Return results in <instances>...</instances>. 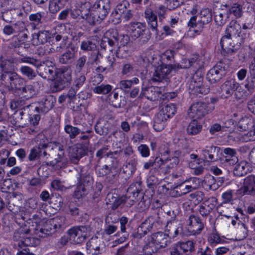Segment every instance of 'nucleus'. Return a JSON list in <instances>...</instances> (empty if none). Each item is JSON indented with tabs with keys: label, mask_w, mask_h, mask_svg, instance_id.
I'll list each match as a JSON object with an SVG mask.
<instances>
[{
	"label": "nucleus",
	"mask_w": 255,
	"mask_h": 255,
	"mask_svg": "<svg viewBox=\"0 0 255 255\" xmlns=\"http://www.w3.org/2000/svg\"><path fill=\"white\" fill-rule=\"evenodd\" d=\"M241 27L236 20H232L227 26L225 34L221 39L220 45L226 55L236 53L241 47Z\"/></svg>",
	"instance_id": "1"
},
{
	"label": "nucleus",
	"mask_w": 255,
	"mask_h": 255,
	"mask_svg": "<svg viewBox=\"0 0 255 255\" xmlns=\"http://www.w3.org/2000/svg\"><path fill=\"white\" fill-rule=\"evenodd\" d=\"M110 9V0H98L91 8H82L81 16L90 24H95L106 17Z\"/></svg>",
	"instance_id": "2"
},
{
	"label": "nucleus",
	"mask_w": 255,
	"mask_h": 255,
	"mask_svg": "<svg viewBox=\"0 0 255 255\" xmlns=\"http://www.w3.org/2000/svg\"><path fill=\"white\" fill-rule=\"evenodd\" d=\"M90 228L87 226H74L67 231L69 240L75 244H79L84 242L89 236Z\"/></svg>",
	"instance_id": "3"
},
{
	"label": "nucleus",
	"mask_w": 255,
	"mask_h": 255,
	"mask_svg": "<svg viewBox=\"0 0 255 255\" xmlns=\"http://www.w3.org/2000/svg\"><path fill=\"white\" fill-rule=\"evenodd\" d=\"M31 229L29 226L24 225L18 229L14 233L13 240L18 242L20 247L24 246H33L34 238L31 237Z\"/></svg>",
	"instance_id": "4"
},
{
	"label": "nucleus",
	"mask_w": 255,
	"mask_h": 255,
	"mask_svg": "<svg viewBox=\"0 0 255 255\" xmlns=\"http://www.w3.org/2000/svg\"><path fill=\"white\" fill-rule=\"evenodd\" d=\"M71 81V72L69 71H63L59 74L50 85V91L52 93L59 92L70 85Z\"/></svg>",
	"instance_id": "5"
},
{
	"label": "nucleus",
	"mask_w": 255,
	"mask_h": 255,
	"mask_svg": "<svg viewBox=\"0 0 255 255\" xmlns=\"http://www.w3.org/2000/svg\"><path fill=\"white\" fill-rule=\"evenodd\" d=\"M64 217H56L47 223L43 229H40L39 232L36 234L40 237H44V235H51L60 229L65 224Z\"/></svg>",
	"instance_id": "6"
},
{
	"label": "nucleus",
	"mask_w": 255,
	"mask_h": 255,
	"mask_svg": "<svg viewBox=\"0 0 255 255\" xmlns=\"http://www.w3.org/2000/svg\"><path fill=\"white\" fill-rule=\"evenodd\" d=\"M214 108L206 103L198 102L193 103L190 108V116L193 118L201 119L211 113Z\"/></svg>",
	"instance_id": "7"
},
{
	"label": "nucleus",
	"mask_w": 255,
	"mask_h": 255,
	"mask_svg": "<svg viewBox=\"0 0 255 255\" xmlns=\"http://www.w3.org/2000/svg\"><path fill=\"white\" fill-rule=\"evenodd\" d=\"M1 80L7 82L9 84V90L14 93H18L24 85V83H26L25 80L15 71L12 72V74Z\"/></svg>",
	"instance_id": "8"
},
{
	"label": "nucleus",
	"mask_w": 255,
	"mask_h": 255,
	"mask_svg": "<svg viewBox=\"0 0 255 255\" xmlns=\"http://www.w3.org/2000/svg\"><path fill=\"white\" fill-rule=\"evenodd\" d=\"M226 67L222 61H220L207 74V79L211 84H215L220 81L225 74Z\"/></svg>",
	"instance_id": "9"
},
{
	"label": "nucleus",
	"mask_w": 255,
	"mask_h": 255,
	"mask_svg": "<svg viewBox=\"0 0 255 255\" xmlns=\"http://www.w3.org/2000/svg\"><path fill=\"white\" fill-rule=\"evenodd\" d=\"M187 229L189 235L200 234L204 228V224L200 218L194 215H190L187 221Z\"/></svg>",
	"instance_id": "10"
},
{
	"label": "nucleus",
	"mask_w": 255,
	"mask_h": 255,
	"mask_svg": "<svg viewBox=\"0 0 255 255\" xmlns=\"http://www.w3.org/2000/svg\"><path fill=\"white\" fill-rule=\"evenodd\" d=\"M158 219V215H153L147 217L141 224L137 232L133 236L135 238L140 239L143 236L149 232L154 226L156 220Z\"/></svg>",
	"instance_id": "11"
},
{
	"label": "nucleus",
	"mask_w": 255,
	"mask_h": 255,
	"mask_svg": "<svg viewBox=\"0 0 255 255\" xmlns=\"http://www.w3.org/2000/svg\"><path fill=\"white\" fill-rule=\"evenodd\" d=\"M93 183V179L90 175H84L82 177L80 183L77 186L74 194L77 198H81L89 191Z\"/></svg>",
	"instance_id": "12"
},
{
	"label": "nucleus",
	"mask_w": 255,
	"mask_h": 255,
	"mask_svg": "<svg viewBox=\"0 0 255 255\" xmlns=\"http://www.w3.org/2000/svg\"><path fill=\"white\" fill-rule=\"evenodd\" d=\"M173 68L172 64L162 63L156 67L152 77V80L154 82H161L166 78Z\"/></svg>",
	"instance_id": "13"
},
{
	"label": "nucleus",
	"mask_w": 255,
	"mask_h": 255,
	"mask_svg": "<svg viewBox=\"0 0 255 255\" xmlns=\"http://www.w3.org/2000/svg\"><path fill=\"white\" fill-rule=\"evenodd\" d=\"M56 99L53 95H48L39 102V106L32 108L38 113H46L52 109L56 103Z\"/></svg>",
	"instance_id": "14"
},
{
	"label": "nucleus",
	"mask_w": 255,
	"mask_h": 255,
	"mask_svg": "<svg viewBox=\"0 0 255 255\" xmlns=\"http://www.w3.org/2000/svg\"><path fill=\"white\" fill-rule=\"evenodd\" d=\"M161 94V92L157 87L152 86L144 87L143 86L138 98L142 99L143 97H145L150 101H154L158 100Z\"/></svg>",
	"instance_id": "15"
},
{
	"label": "nucleus",
	"mask_w": 255,
	"mask_h": 255,
	"mask_svg": "<svg viewBox=\"0 0 255 255\" xmlns=\"http://www.w3.org/2000/svg\"><path fill=\"white\" fill-rule=\"evenodd\" d=\"M0 68L1 80L15 72L13 60L11 59L0 58Z\"/></svg>",
	"instance_id": "16"
},
{
	"label": "nucleus",
	"mask_w": 255,
	"mask_h": 255,
	"mask_svg": "<svg viewBox=\"0 0 255 255\" xmlns=\"http://www.w3.org/2000/svg\"><path fill=\"white\" fill-rule=\"evenodd\" d=\"M103 242L97 237H92L86 244V249L92 255H99L103 249Z\"/></svg>",
	"instance_id": "17"
},
{
	"label": "nucleus",
	"mask_w": 255,
	"mask_h": 255,
	"mask_svg": "<svg viewBox=\"0 0 255 255\" xmlns=\"http://www.w3.org/2000/svg\"><path fill=\"white\" fill-rule=\"evenodd\" d=\"M165 232L168 235V238H174L178 235H183L182 225L179 224L177 221L173 220L168 221L165 227Z\"/></svg>",
	"instance_id": "18"
},
{
	"label": "nucleus",
	"mask_w": 255,
	"mask_h": 255,
	"mask_svg": "<svg viewBox=\"0 0 255 255\" xmlns=\"http://www.w3.org/2000/svg\"><path fill=\"white\" fill-rule=\"evenodd\" d=\"M149 238L160 249L165 248L170 243L168 235L163 232L154 233Z\"/></svg>",
	"instance_id": "19"
},
{
	"label": "nucleus",
	"mask_w": 255,
	"mask_h": 255,
	"mask_svg": "<svg viewBox=\"0 0 255 255\" xmlns=\"http://www.w3.org/2000/svg\"><path fill=\"white\" fill-rule=\"evenodd\" d=\"M76 52L75 46H69L66 51L59 56V62L63 64H68L73 63L76 58Z\"/></svg>",
	"instance_id": "20"
},
{
	"label": "nucleus",
	"mask_w": 255,
	"mask_h": 255,
	"mask_svg": "<svg viewBox=\"0 0 255 255\" xmlns=\"http://www.w3.org/2000/svg\"><path fill=\"white\" fill-rule=\"evenodd\" d=\"M243 195H254L255 194V176L250 175L244 180V186L240 190Z\"/></svg>",
	"instance_id": "21"
},
{
	"label": "nucleus",
	"mask_w": 255,
	"mask_h": 255,
	"mask_svg": "<svg viewBox=\"0 0 255 255\" xmlns=\"http://www.w3.org/2000/svg\"><path fill=\"white\" fill-rule=\"evenodd\" d=\"M128 28L130 35L134 39L142 36L146 30L145 24L139 22L130 23Z\"/></svg>",
	"instance_id": "22"
},
{
	"label": "nucleus",
	"mask_w": 255,
	"mask_h": 255,
	"mask_svg": "<svg viewBox=\"0 0 255 255\" xmlns=\"http://www.w3.org/2000/svg\"><path fill=\"white\" fill-rule=\"evenodd\" d=\"M97 172L99 176H104L109 175L107 178L109 182H111L115 178V174L117 172V165H105L102 167L97 168Z\"/></svg>",
	"instance_id": "23"
},
{
	"label": "nucleus",
	"mask_w": 255,
	"mask_h": 255,
	"mask_svg": "<svg viewBox=\"0 0 255 255\" xmlns=\"http://www.w3.org/2000/svg\"><path fill=\"white\" fill-rule=\"evenodd\" d=\"M168 119L167 116L160 109L154 119L153 127L154 130L156 131L162 130L164 128Z\"/></svg>",
	"instance_id": "24"
},
{
	"label": "nucleus",
	"mask_w": 255,
	"mask_h": 255,
	"mask_svg": "<svg viewBox=\"0 0 255 255\" xmlns=\"http://www.w3.org/2000/svg\"><path fill=\"white\" fill-rule=\"evenodd\" d=\"M86 152L84 144H74L69 149V154L73 162L79 159Z\"/></svg>",
	"instance_id": "25"
},
{
	"label": "nucleus",
	"mask_w": 255,
	"mask_h": 255,
	"mask_svg": "<svg viewBox=\"0 0 255 255\" xmlns=\"http://www.w3.org/2000/svg\"><path fill=\"white\" fill-rule=\"evenodd\" d=\"M47 30H40L32 34V40L36 45L44 44L49 42L51 37Z\"/></svg>",
	"instance_id": "26"
},
{
	"label": "nucleus",
	"mask_w": 255,
	"mask_h": 255,
	"mask_svg": "<svg viewBox=\"0 0 255 255\" xmlns=\"http://www.w3.org/2000/svg\"><path fill=\"white\" fill-rule=\"evenodd\" d=\"M220 148L218 147L210 146L201 150V154L205 160L212 161L217 159Z\"/></svg>",
	"instance_id": "27"
},
{
	"label": "nucleus",
	"mask_w": 255,
	"mask_h": 255,
	"mask_svg": "<svg viewBox=\"0 0 255 255\" xmlns=\"http://www.w3.org/2000/svg\"><path fill=\"white\" fill-rule=\"evenodd\" d=\"M54 67L47 66L44 63H41L40 61L38 66H36V72L39 76L44 79L50 78L54 76Z\"/></svg>",
	"instance_id": "28"
},
{
	"label": "nucleus",
	"mask_w": 255,
	"mask_h": 255,
	"mask_svg": "<svg viewBox=\"0 0 255 255\" xmlns=\"http://www.w3.org/2000/svg\"><path fill=\"white\" fill-rule=\"evenodd\" d=\"M236 81L228 80L221 86L222 97L227 99L230 97L235 91Z\"/></svg>",
	"instance_id": "29"
},
{
	"label": "nucleus",
	"mask_w": 255,
	"mask_h": 255,
	"mask_svg": "<svg viewBox=\"0 0 255 255\" xmlns=\"http://www.w3.org/2000/svg\"><path fill=\"white\" fill-rule=\"evenodd\" d=\"M145 18L149 25L152 29L157 31V17L151 8L148 7L144 11Z\"/></svg>",
	"instance_id": "30"
},
{
	"label": "nucleus",
	"mask_w": 255,
	"mask_h": 255,
	"mask_svg": "<svg viewBox=\"0 0 255 255\" xmlns=\"http://www.w3.org/2000/svg\"><path fill=\"white\" fill-rule=\"evenodd\" d=\"M254 119L251 117H244L240 120L238 128L240 131L251 130L254 127Z\"/></svg>",
	"instance_id": "31"
},
{
	"label": "nucleus",
	"mask_w": 255,
	"mask_h": 255,
	"mask_svg": "<svg viewBox=\"0 0 255 255\" xmlns=\"http://www.w3.org/2000/svg\"><path fill=\"white\" fill-rule=\"evenodd\" d=\"M24 29V23L19 21L14 24V27L10 25L4 26L3 28V32L5 35H10L14 33L22 32Z\"/></svg>",
	"instance_id": "32"
},
{
	"label": "nucleus",
	"mask_w": 255,
	"mask_h": 255,
	"mask_svg": "<svg viewBox=\"0 0 255 255\" xmlns=\"http://www.w3.org/2000/svg\"><path fill=\"white\" fill-rule=\"evenodd\" d=\"M109 100L111 105L116 108H120L125 104L124 98L122 96H119L116 90H113L110 94Z\"/></svg>",
	"instance_id": "33"
},
{
	"label": "nucleus",
	"mask_w": 255,
	"mask_h": 255,
	"mask_svg": "<svg viewBox=\"0 0 255 255\" xmlns=\"http://www.w3.org/2000/svg\"><path fill=\"white\" fill-rule=\"evenodd\" d=\"M229 18V14L227 13V9L225 7H222L219 11L215 12L214 15L215 22L220 26L224 25Z\"/></svg>",
	"instance_id": "34"
},
{
	"label": "nucleus",
	"mask_w": 255,
	"mask_h": 255,
	"mask_svg": "<svg viewBox=\"0 0 255 255\" xmlns=\"http://www.w3.org/2000/svg\"><path fill=\"white\" fill-rule=\"evenodd\" d=\"M160 249L148 237L142 251L144 255H155Z\"/></svg>",
	"instance_id": "35"
},
{
	"label": "nucleus",
	"mask_w": 255,
	"mask_h": 255,
	"mask_svg": "<svg viewBox=\"0 0 255 255\" xmlns=\"http://www.w3.org/2000/svg\"><path fill=\"white\" fill-rule=\"evenodd\" d=\"M221 7H225L227 9V13L229 14V16L231 14H233L237 18L240 17L242 15L243 10L241 5L238 3H234L232 6H230L228 4H223Z\"/></svg>",
	"instance_id": "36"
},
{
	"label": "nucleus",
	"mask_w": 255,
	"mask_h": 255,
	"mask_svg": "<svg viewBox=\"0 0 255 255\" xmlns=\"http://www.w3.org/2000/svg\"><path fill=\"white\" fill-rule=\"evenodd\" d=\"M224 153L226 155L225 156V161L229 163V164L234 165L238 162V159L235 149L231 148H225Z\"/></svg>",
	"instance_id": "37"
},
{
	"label": "nucleus",
	"mask_w": 255,
	"mask_h": 255,
	"mask_svg": "<svg viewBox=\"0 0 255 255\" xmlns=\"http://www.w3.org/2000/svg\"><path fill=\"white\" fill-rule=\"evenodd\" d=\"M109 126L110 124L108 121L101 120L96 123L95 129L97 133L100 135H105L109 131Z\"/></svg>",
	"instance_id": "38"
},
{
	"label": "nucleus",
	"mask_w": 255,
	"mask_h": 255,
	"mask_svg": "<svg viewBox=\"0 0 255 255\" xmlns=\"http://www.w3.org/2000/svg\"><path fill=\"white\" fill-rule=\"evenodd\" d=\"M183 253L189 255L195 250V243L191 241L182 242L176 245Z\"/></svg>",
	"instance_id": "39"
},
{
	"label": "nucleus",
	"mask_w": 255,
	"mask_h": 255,
	"mask_svg": "<svg viewBox=\"0 0 255 255\" xmlns=\"http://www.w3.org/2000/svg\"><path fill=\"white\" fill-rule=\"evenodd\" d=\"M22 88H20L18 93H20L25 98L28 99L32 97L36 93V90L33 85L29 84L26 85L24 83Z\"/></svg>",
	"instance_id": "40"
},
{
	"label": "nucleus",
	"mask_w": 255,
	"mask_h": 255,
	"mask_svg": "<svg viewBox=\"0 0 255 255\" xmlns=\"http://www.w3.org/2000/svg\"><path fill=\"white\" fill-rule=\"evenodd\" d=\"M203 186L207 190H216L218 188L216 180L211 175H208L205 177L203 182Z\"/></svg>",
	"instance_id": "41"
},
{
	"label": "nucleus",
	"mask_w": 255,
	"mask_h": 255,
	"mask_svg": "<svg viewBox=\"0 0 255 255\" xmlns=\"http://www.w3.org/2000/svg\"><path fill=\"white\" fill-rule=\"evenodd\" d=\"M203 78L201 76L199 77L195 75L191 79L189 85V93L191 94L192 92H195V90L202 86L203 84Z\"/></svg>",
	"instance_id": "42"
},
{
	"label": "nucleus",
	"mask_w": 255,
	"mask_h": 255,
	"mask_svg": "<svg viewBox=\"0 0 255 255\" xmlns=\"http://www.w3.org/2000/svg\"><path fill=\"white\" fill-rule=\"evenodd\" d=\"M139 82V80L136 78H133L131 80H124L120 82L119 88L125 92L128 91L129 89L133 84H137Z\"/></svg>",
	"instance_id": "43"
},
{
	"label": "nucleus",
	"mask_w": 255,
	"mask_h": 255,
	"mask_svg": "<svg viewBox=\"0 0 255 255\" xmlns=\"http://www.w3.org/2000/svg\"><path fill=\"white\" fill-rule=\"evenodd\" d=\"M33 108V105H28L24 107H23L22 109L20 110L16 111L14 113V117L15 118V120H16V122L18 123L19 124L26 125L25 123L24 122V118H25L27 117V115L25 114V113H24L23 111H26L28 109L31 108L32 109Z\"/></svg>",
	"instance_id": "44"
},
{
	"label": "nucleus",
	"mask_w": 255,
	"mask_h": 255,
	"mask_svg": "<svg viewBox=\"0 0 255 255\" xmlns=\"http://www.w3.org/2000/svg\"><path fill=\"white\" fill-rule=\"evenodd\" d=\"M107 203L112 209H116L123 202L122 198L115 196L113 194H108L107 197Z\"/></svg>",
	"instance_id": "45"
},
{
	"label": "nucleus",
	"mask_w": 255,
	"mask_h": 255,
	"mask_svg": "<svg viewBox=\"0 0 255 255\" xmlns=\"http://www.w3.org/2000/svg\"><path fill=\"white\" fill-rule=\"evenodd\" d=\"M248 163L245 161H242L237 164L234 169V173L237 176H243L248 171Z\"/></svg>",
	"instance_id": "46"
},
{
	"label": "nucleus",
	"mask_w": 255,
	"mask_h": 255,
	"mask_svg": "<svg viewBox=\"0 0 255 255\" xmlns=\"http://www.w3.org/2000/svg\"><path fill=\"white\" fill-rule=\"evenodd\" d=\"M234 93L236 99L238 100L246 99L249 97L246 90L237 82H236L235 84Z\"/></svg>",
	"instance_id": "47"
},
{
	"label": "nucleus",
	"mask_w": 255,
	"mask_h": 255,
	"mask_svg": "<svg viewBox=\"0 0 255 255\" xmlns=\"http://www.w3.org/2000/svg\"><path fill=\"white\" fill-rule=\"evenodd\" d=\"M21 74L29 80H32L36 76V73L31 67L27 66H21L19 68Z\"/></svg>",
	"instance_id": "48"
},
{
	"label": "nucleus",
	"mask_w": 255,
	"mask_h": 255,
	"mask_svg": "<svg viewBox=\"0 0 255 255\" xmlns=\"http://www.w3.org/2000/svg\"><path fill=\"white\" fill-rule=\"evenodd\" d=\"M64 131L67 133L70 138H75L81 131L78 127L72 126L70 124H66L64 128Z\"/></svg>",
	"instance_id": "49"
},
{
	"label": "nucleus",
	"mask_w": 255,
	"mask_h": 255,
	"mask_svg": "<svg viewBox=\"0 0 255 255\" xmlns=\"http://www.w3.org/2000/svg\"><path fill=\"white\" fill-rule=\"evenodd\" d=\"M169 119L172 117L176 112V107L173 104H169L162 106L160 109Z\"/></svg>",
	"instance_id": "50"
},
{
	"label": "nucleus",
	"mask_w": 255,
	"mask_h": 255,
	"mask_svg": "<svg viewBox=\"0 0 255 255\" xmlns=\"http://www.w3.org/2000/svg\"><path fill=\"white\" fill-rule=\"evenodd\" d=\"M16 9H10L4 11L2 15V19L6 22L10 23L18 15Z\"/></svg>",
	"instance_id": "51"
},
{
	"label": "nucleus",
	"mask_w": 255,
	"mask_h": 255,
	"mask_svg": "<svg viewBox=\"0 0 255 255\" xmlns=\"http://www.w3.org/2000/svg\"><path fill=\"white\" fill-rule=\"evenodd\" d=\"M80 48L83 51H93L96 49L97 46L91 39H87L81 42Z\"/></svg>",
	"instance_id": "52"
},
{
	"label": "nucleus",
	"mask_w": 255,
	"mask_h": 255,
	"mask_svg": "<svg viewBox=\"0 0 255 255\" xmlns=\"http://www.w3.org/2000/svg\"><path fill=\"white\" fill-rule=\"evenodd\" d=\"M201 22L203 24H208L212 19V13L208 8L202 9L200 14Z\"/></svg>",
	"instance_id": "53"
},
{
	"label": "nucleus",
	"mask_w": 255,
	"mask_h": 255,
	"mask_svg": "<svg viewBox=\"0 0 255 255\" xmlns=\"http://www.w3.org/2000/svg\"><path fill=\"white\" fill-rule=\"evenodd\" d=\"M112 86L109 84H101L100 86L94 87L93 89V91L96 94L106 95L110 93L112 91Z\"/></svg>",
	"instance_id": "54"
},
{
	"label": "nucleus",
	"mask_w": 255,
	"mask_h": 255,
	"mask_svg": "<svg viewBox=\"0 0 255 255\" xmlns=\"http://www.w3.org/2000/svg\"><path fill=\"white\" fill-rule=\"evenodd\" d=\"M174 51L166 50L161 56L162 63L171 64L174 61Z\"/></svg>",
	"instance_id": "55"
},
{
	"label": "nucleus",
	"mask_w": 255,
	"mask_h": 255,
	"mask_svg": "<svg viewBox=\"0 0 255 255\" xmlns=\"http://www.w3.org/2000/svg\"><path fill=\"white\" fill-rule=\"evenodd\" d=\"M202 126L198 124L196 120H193L188 125L187 131L188 133L195 134L198 133L201 129Z\"/></svg>",
	"instance_id": "56"
},
{
	"label": "nucleus",
	"mask_w": 255,
	"mask_h": 255,
	"mask_svg": "<svg viewBox=\"0 0 255 255\" xmlns=\"http://www.w3.org/2000/svg\"><path fill=\"white\" fill-rule=\"evenodd\" d=\"M208 241L211 245H216L219 244H223L225 242L220 235L216 233L210 234L208 238Z\"/></svg>",
	"instance_id": "57"
},
{
	"label": "nucleus",
	"mask_w": 255,
	"mask_h": 255,
	"mask_svg": "<svg viewBox=\"0 0 255 255\" xmlns=\"http://www.w3.org/2000/svg\"><path fill=\"white\" fill-rule=\"evenodd\" d=\"M186 0H165V3L168 10H172L183 4Z\"/></svg>",
	"instance_id": "58"
},
{
	"label": "nucleus",
	"mask_w": 255,
	"mask_h": 255,
	"mask_svg": "<svg viewBox=\"0 0 255 255\" xmlns=\"http://www.w3.org/2000/svg\"><path fill=\"white\" fill-rule=\"evenodd\" d=\"M248 230L246 225L242 223H238L237 234L239 240H243L246 238L248 235Z\"/></svg>",
	"instance_id": "59"
},
{
	"label": "nucleus",
	"mask_w": 255,
	"mask_h": 255,
	"mask_svg": "<svg viewBox=\"0 0 255 255\" xmlns=\"http://www.w3.org/2000/svg\"><path fill=\"white\" fill-rule=\"evenodd\" d=\"M129 5L128 0H124L117 5L115 10L122 15V13L129 9Z\"/></svg>",
	"instance_id": "60"
},
{
	"label": "nucleus",
	"mask_w": 255,
	"mask_h": 255,
	"mask_svg": "<svg viewBox=\"0 0 255 255\" xmlns=\"http://www.w3.org/2000/svg\"><path fill=\"white\" fill-rule=\"evenodd\" d=\"M62 5L60 0H50L49 9L51 13H55L61 8Z\"/></svg>",
	"instance_id": "61"
},
{
	"label": "nucleus",
	"mask_w": 255,
	"mask_h": 255,
	"mask_svg": "<svg viewBox=\"0 0 255 255\" xmlns=\"http://www.w3.org/2000/svg\"><path fill=\"white\" fill-rule=\"evenodd\" d=\"M87 61V57L86 56H82L79 57L76 61L75 65V72L80 73H81L83 68L85 66Z\"/></svg>",
	"instance_id": "62"
},
{
	"label": "nucleus",
	"mask_w": 255,
	"mask_h": 255,
	"mask_svg": "<svg viewBox=\"0 0 255 255\" xmlns=\"http://www.w3.org/2000/svg\"><path fill=\"white\" fill-rule=\"evenodd\" d=\"M109 21L115 25L121 23L122 21V15L114 10L110 16Z\"/></svg>",
	"instance_id": "63"
},
{
	"label": "nucleus",
	"mask_w": 255,
	"mask_h": 255,
	"mask_svg": "<svg viewBox=\"0 0 255 255\" xmlns=\"http://www.w3.org/2000/svg\"><path fill=\"white\" fill-rule=\"evenodd\" d=\"M76 78L74 81L75 86L76 88L79 89L85 83L86 80V77L84 74L81 73H76Z\"/></svg>",
	"instance_id": "64"
}]
</instances>
